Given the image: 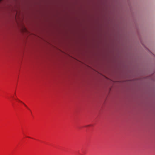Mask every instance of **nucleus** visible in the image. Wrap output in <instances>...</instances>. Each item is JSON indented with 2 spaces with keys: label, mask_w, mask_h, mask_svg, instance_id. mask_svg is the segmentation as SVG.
<instances>
[{
  "label": "nucleus",
  "mask_w": 155,
  "mask_h": 155,
  "mask_svg": "<svg viewBox=\"0 0 155 155\" xmlns=\"http://www.w3.org/2000/svg\"><path fill=\"white\" fill-rule=\"evenodd\" d=\"M24 104V105H25V106L26 107V105L25 104Z\"/></svg>",
  "instance_id": "obj_1"
},
{
  "label": "nucleus",
  "mask_w": 155,
  "mask_h": 155,
  "mask_svg": "<svg viewBox=\"0 0 155 155\" xmlns=\"http://www.w3.org/2000/svg\"><path fill=\"white\" fill-rule=\"evenodd\" d=\"M18 101H20V102H21V101H19V100H18Z\"/></svg>",
  "instance_id": "obj_2"
}]
</instances>
